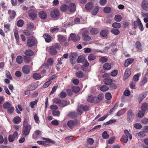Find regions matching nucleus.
<instances>
[{
  "instance_id": "1",
  "label": "nucleus",
  "mask_w": 148,
  "mask_h": 148,
  "mask_svg": "<svg viewBox=\"0 0 148 148\" xmlns=\"http://www.w3.org/2000/svg\"><path fill=\"white\" fill-rule=\"evenodd\" d=\"M31 129L30 126L28 125V122L27 119H25L23 123L22 132V135L23 136H27L29 133Z\"/></svg>"
},
{
  "instance_id": "2",
  "label": "nucleus",
  "mask_w": 148,
  "mask_h": 148,
  "mask_svg": "<svg viewBox=\"0 0 148 148\" xmlns=\"http://www.w3.org/2000/svg\"><path fill=\"white\" fill-rule=\"evenodd\" d=\"M82 38L83 40L86 41H89L91 39V37L89 36L88 30L86 29H84L82 30Z\"/></svg>"
},
{
  "instance_id": "3",
  "label": "nucleus",
  "mask_w": 148,
  "mask_h": 148,
  "mask_svg": "<svg viewBox=\"0 0 148 148\" xmlns=\"http://www.w3.org/2000/svg\"><path fill=\"white\" fill-rule=\"evenodd\" d=\"M60 15L59 10L58 8H54L51 13V16L53 18H57Z\"/></svg>"
},
{
  "instance_id": "4",
  "label": "nucleus",
  "mask_w": 148,
  "mask_h": 148,
  "mask_svg": "<svg viewBox=\"0 0 148 148\" xmlns=\"http://www.w3.org/2000/svg\"><path fill=\"white\" fill-rule=\"evenodd\" d=\"M79 123L78 121L77 120H70L67 123L68 126L71 129L73 128L74 127L77 126Z\"/></svg>"
},
{
  "instance_id": "5",
  "label": "nucleus",
  "mask_w": 148,
  "mask_h": 148,
  "mask_svg": "<svg viewBox=\"0 0 148 148\" xmlns=\"http://www.w3.org/2000/svg\"><path fill=\"white\" fill-rule=\"evenodd\" d=\"M127 121L131 122L133 120L134 118V115L131 110H129L127 112Z\"/></svg>"
},
{
  "instance_id": "6",
  "label": "nucleus",
  "mask_w": 148,
  "mask_h": 148,
  "mask_svg": "<svg viewBox=\"0 0 148 148\" xmlns=\"http://www.w3.org/2000/svg\"><path fill=\"white\" fill-rule=\"evenodd\" d=\"M79 38V36L74 33H71L69 37L68 40H71L74 42H76L78 41Z\"/></svg>"
},
{
  "instance_id": "7",
  "label": "nucleus",
  "mask_w": 148,
  "mask_h": 148,
  "mask_svg": "<svg viewBox=\"0 0 148 148\" xmlns=\"http://www.w3.org/2000/svg\"><path fill=\"white\" fill-rule=\"evenodd\" d=\"M134 24L135 28H136L137 26L138 25L139 27V29L141 31L143 30L144 29L143 25L139 18H137V21L134 22Z\"/></svg>"
},
{
  "instance_id": "8",
  "label": "nucleus",
  "mask_w": 148,
  "mask_h": 148,
  "mask_svg": "<svg viewBox=\"0 0 148 148\" xmlns=\"http://www.w3.org/2000/svg\"><path fill=\"white\" fill-rule=\"evenodd\" d=\"M89 109V107L87 106H84L82 105H80L78 106L77 110L80 113L79 114H81L82 112V110L85 111H87Z\"/></svg>"
},
{
  "instance_id": "9",
  "label": "nucleus",
  "mask_w": 148,
  "mask_h": 148,
  "mask_svg": "<svg viewBox=\"0 0 148 148\" xmlns=\"http://www.w3.org/2000/svg\"><path fill=\"white\" fill-rule=\"evenodd\" d=\"M141 7L144 10L148 11V1L143 0L141 3Z\"/></svg>"
},
{
  "instance_id": "10",
  "label": "nucleus",
  "mask_w": 148,
  "mask_h": 148,
  "mask_svg": "<svg viewBox=\"0 0 148 148\" xmlns=\"http://www.w3.org/2000/svg\"><path fill=\"white\" fill-rule=\"evenodd\" d=\"M68 11L73 12L76 10V6L74 3H70L68 6Z\"/></svg>"
},
{
  "instance_id": "11",
  "label": "nucleus",
  "mask_w": 148,
  "mask_h": 148,
  "mask_svg": "<svg viewBox=\"0 0 148 148\" xmlns=\"http://www.w3.org/2000/svg\"><path fill=\"white\" fill-rule=\"evenodd\" d=\"M46 50L48 51L49 53L52 55H55L57 53V51L53 46H50L46 48Z\"/></svg>"
},
{
  "instance_id": "12",
  "label": "nucleus",
  "mask_w": 148,
  "mask_h": 148,
  "mask_svg": "<svg viewBox=\"0 0 148 148\" xmlns=\"http://www.w3.org/2000/svg\"><path fill=\"white\" fill-rule=\"evenodd\" d=\"M23 72L25 74L29 73L30 71V68L29 66L25 65L22 68Z\"/></svg>"
},
{
  "instance_id": "13",
  "label": "nucleus",
  "mask_w": 148,
  "mask_h": 148,
  "mask_svg": "<svg viewBox=\"0 0 148 148\" xmlns=\"http://www.w3.org/2000/svg\"><path fill=\"white\" fill-rule=\"evenodd\" d=\"M35 41L32 38L28 39L27 42V45L28 47H32L35 45Z\"/></svg>"
},
{
  "instance_id": "14",
  "label": "nucleus",
  "mask_w": 148,
  "mask_h": 148,
  "mask_svg": "<svg viewBox=\"0 0 148 148\" xmlns=\"http://www.w3.org/2000/svg\"><path fill=\"white\" fill-rule=\"evenodd\" d=\"M41 135V132L38 130L35 131L32 135V138L34 139H36Z\"/></svg>"
},
{
  "instance_id": "15",
  "label": "nucleus",
  "mask_w": 148,
  "mask_h": 148,
  "mask_svg": "<svg viewBox=\"0 0 148 148\" xmlns=\"http://www.w3.org/2000/svg\"><path fill=\"white\" fill-rule=\"evenodd\" d=\"M29 16L31 18L34 20L36 18L37 15L35 11L31 10L29 12Z\"/></svg>"
},
{
  "instance_id": "16",
  "label": "nucleus",
  "mask_w": 148,
  "mask_h": 148,
  "mask_svg": "<svg viewBox=\"0 0 148 148\" xmlns=\"http://www.w3.org/2000/svg\"><path fill=\"white\" fill-rule=\"evenodd\" d=\"M8 13L9 15L10 18L11 19H13L16 15V13L14 10H10L8 11Z\"/></svg>"
},
{
  "instance_id": "17",
  "label": "nucleus",
  "mask_w": 148,
  "mask_h": 148,
  "mask_svg": "<svg viewBox=\"0 0 148 148\" xmlns=\"http://www.w3.org/2000/svg\"><path fill=\"white\" fill-rule=\"evenodd\" d=\"M131 75L130 70L129 68H127L125 71L124 73L123 79H127Z\"/></svg>"
},
{
  "instance_id": "18",
  "label": "nucleus",
  "mask_w": 148,
  "mask_h": 148,
  "mask_svg": "<svg viewBox=\"0 0 148 148\" xmlns=\"http://www.w3.org/2000/svg\"><path fill=\"white\" fill-rule=\"evenodd\" d=\"M40 17L42 19H45L47 17V14L46 12L44 11H41L39 13Z\"/></svg>"
},
{
  "instance_id": "19",
  "label": "nucleus",
  "mask_w": 148,
  "mask_h": 148,
  "mask_svg": "<svg viewBox=\"0 0 148 148\" xmlns=\"http://www.w3.org/2000/svg\"><path fill=\"white\" fill-rule=\"evenodd\" d=\"M103 96L102 94H100L95 99V100H94V103H99L100 101L102 100L103 99Z\"/></svg>"
},
{
  "instance_id": "20",
  "label": "nucleus",
  "mask_w": 148,
  "mask_h": 148,
  "mask_svg": "<svg viewBox=\"0 0 148 148\" xmlns=\"http://www.w3.org/2000/svg\"><path fill=\"white\" fill-rule=\"evenodd\" d=\"M134 60L133 59L129 58L126 60L124 66L127 67L130 64H131L133 62Z\"/></svg>"
},
{
  "instance_id": "21",
  "label": "nucleus",
  "mask_w": 148,
  "mask_h": 148,
  "mask_svg": "<svg viewBox=\"0 0 148 148\" xmlns=\"http://www.w3.org/2000/svg\"><path fill=\"white\" fill-rule=\"evenodd\" d=\"M126 110L127 109L126 108L121 109L117 112L116 116H119L123 115L126 112Z\"/></svg>"
},
{
  "instance_id": "22",
  "label": "nucleus",
  "mask_w": 148,
  "mask_h": 148,
  "mask_svg": "<svg viewBox=\"0 0 148 148\" xmlns=\"http://www.w3.org/2000/svg\"><path fill=\"white\" fill-rule=\"evenodd\" d=\"M68 6L65 4L62 5L60 7V10L61 11L64 12H68Z\"/></svg>"
},
{
  "instance_id": "23",
  "label": "nucleus",
  "mask_w": 148,
  "mask_h": 148,
  "mask_svg": "<svg viewBox=\"0 0 148 148\" xmlns=\"http://www.w3.org/2000/svg\"><path fill=\"white\" fill-rule=\"evenodd\" d=\"M58 40L61 43H62L64 42L66 40L65 37L61 35H58Z\"/></svg>"
},
{
  "instance_id": "24",
  "label": "nucleus",
  "mask_w": 148,
  "mask_h": 148,
  "mask_svg": "<svg viewBox=\"0 0 148 148\" xmlns=\"http://www.w3.org/2000/svg\"><path fill=\"white\" fill-rule=\"evenodd\" d=\"M43 37L46 42H49L51 40V37L48 34H45L43 35Z\"/></svg>"
},
{
  "instance_id": "25",
  "label": "nucleus",
  "mask_w": 148,
  "mask_h": 148,
  "mask_svg": "<svg viewBox=\"0 0 148 148\" xmlns=\"http://www.w3.org/2000/svg\"><path fill=\"white\" fill-rule=\"evenodd\" d=\"M21 121V119L18 116L15 117L13 119V122L15 124H18Z\"/></svg>"
},
{
  "instance_id": "26",
  "label": "nucleus",
  "mask_w": 148,
  "mask_h": 148,
  "mask_svg": "<svg viewBox=\"0 0 148 148\" xmlns=\"http://www.w3.org/2000/svg\"><path fill=\"white\" fill-rule=\"evenodd\" d=\"M103 68L105 70H109L111 69V66L110 64L108 63H106L103 64Z\"/></svg>"
},
{
  "instance_id": "27",
  "label": "nucleus",
  "mask_w": 148,
  "mask_h": 148,
  "mask_svg": "<svg viewBox=\"0 0 148 148\" xmlns=\"http://www.w3.org/2000/svg\"><path fill=\"white\" fill-rule=\"evenodd\" d=\"M85 60V58L83 55H81L78 57L77 60V62L78 63H82Z\"/></svg>"
},
{
  "instance_id": "28",
  "label": "nucleus",
  "mask_w": 148,
  "mask_h": 148,
  "mask_svg": "<svg viewBox=\"0 0 148 148\" xmlns=\"http://www.w3.org/2000/svg\"><path fill=\"white\" fill-rule=\"evenodd\" d=\"M103 82L106 85H110L112 83V80L110 79L106 78L104 79Z\"/></svg>"
},
{
  "instance_id": "29",
  "label": "nucleus",
  "mask_w": 148,
  "mask_h": 148,
  "mask_svg": "<svg viewBox=\"0 0 148 148\" xmlns=\"http://www.w3.org/2000/svg\"><path fill=\"white\" fill-rule=\"evenodd\" d=\"M90 33L92 35H96L99 32V30L97 28H93L90 30Z\"/></svg>"
},
{
  "instance_id": "30",
  "label": "nucleus",
  "mask_w": 148,
  "mask_h": 148,
  "mask_svg": "<svg viewBox=\"0 0 148 148\" xmlns=\"http://www.w3.org/2000/svg\"><path fill=\"white\" fill-rule=\"evenodd\" d=\"M108 31L107 29L102 30L100 32V35L103 37H106L108 34Z\"/></svg>"
},
{
  "instance_id": "31",
  "label": "nucleus",
  "mask_w": 148,
  "mask_h": 148,
  "mask_svg": "<svg viewBox=\"0 0 148 148\" xmlns=\"http://www.w3.org/2000/svg\"><path fill=\"white\" fill-rule=\"evenodd\" d=\"M148 94V92L147 91L141 94L139 96V98L140 101V102H141V101L146 97Z\"/></svg>"
},
{
  "instance_id": "32",
  "label": "nucleus",
  "mask_w": 148,
  "mask_h": 148,
  "mask_svg": "<svg viewBox=\"0 0 148 148\" xmlns=\"http://www.w3.org/2000/svg\"><path fill=\"white\" fill-rule=\"evenodd\" d=\"M16 60L17 63L18 64H21L23 62L22 57L20 56H18L16 58Z\"/></svg>"
},
{
  "instance_id": "33",
  "label": "nucleus",
  "mask_w": 148,
  "mask_h": 148,
  "mask_svg": "<svg viewBox=\"0 0 148 148\" xmlns=\"http://www.w3.org/2000/svg\"><path fill=\"white\" fill-rule=\"evenodd\" d=\"M122 19L121 16L117 14L115 15L114 17V19L116 22H120Z\"/></svg>"
},
{
  "instance_id": "34",
  "label": "nucleus",
  "mask_w": 148,
  "mask_h": 148,
  "mask_svg": "<svg viewBox=\"0 0 148 148\" xmlns=\"http://www.w3.org/2000/svg\"><path fill=\"white\" fill-rule=\"evenodd\" d=\"M87 101L89 102H93L94 103V100H95V98L92 95H88L87 98Z\"/></svg>"
},
{
  "instance_id": "35",
  "label": "nucleus",
  "mask_w": 148,
  "mask_h": 148,
  "mask_svg": "<svg viewBox=\"0 0 148 148\" xmlns=\"http://www.w3.org/2000/svg\"><path fill=\"white\" fill-rule=\"evenodd\" d=\"M124 132L125 134V135H125V136H127L128 138L129 137L130 140H131L132 139V135L129 133V131L127 130H124Z\"/></svg>"
},
{
  "instance_id": "36",
  "label": "nucleus",
  "mask_w": 148,
  "mask_h": 148,
  "mask_svg": "<svg viewBox=\"0 0 148 148\" xmlns=\"http://www.w3.org/2000/svg\"><path fill=\"white\" fill-rule=\"evenodd\" d=\"M116 121V120L115 119H112L106 122V123H104L103 124V126L104 127V125H108L109 124H112L113 123L115 122Z\"/></svg>"
},
{
  "instance_id": "37",
  "label": "nucleus",
  "mask_w": 148,
  "mask_h": 148,
  "mask_svg": "<svg viewBox=\"0 0 148 148\" xmlns=\"http://www.w3.org/2000/svg\"><path fill=\"white\" fill-rule=\"evenodd\" d=\"M99 11V8L97 6H95L93 8L92 14L93 15H96Z\"/></svg>"
},
{
  "instance_id": "38",
  "label": "nucleus",
  "mask_w": 148,
  "mask_h": 148,
  "mask_svg": "<svg viewBox=\"0 0 148 148\" xmlns=\"http://www.w3.org/2000/svg\"><path fill=\"white\" fill-rule=\"evenodd\" d=\"M148 109V103H143L142 106V109L145 112Z\"/></svg>"
},
{
  "instance_id": "39",
  "label": "nucleus",
  "mask_w": 148,
  "mask_h": 148,
  "mask_svg": "<svg viewBox=\"0 0 148 148\" xmlns=\"http://www.w3.org/2000/svg\"><path fill=\"white\" fill-rule=\"evenodd\" d=\"M41 75L40 74L36 73L33 75V77L36 79H39L41 78Z\"/></svg>"
},
{
  "instance_id": "40",
  "label": "nucleus",
  "mask_w": 148,
  "mask_h": 148,
  "mask_svg": "<svg viewBox=\"0 0 148 148\" xmlns=\"http://www.w3.org/2000/svg\"><path fill=\"white\" fill-rule=\"evenodd\" d=\"M108 89V87L106 85H103L100 88V90L103 92L106 91Z\"/></svg>"
},
{
  "instance_id": "41",
  "label": "nucleus",
  "mask_w": 148,
  "mask_h": 148,
  "mask_svg": "<svg viewBox=\"0 0 148 148\" xmlns=\"http://www.w3.org/2000/svg\"><path fill=\"white\" fill-rule=\"evenodd\" d=\"M111 32L115 35H118L120 32L119 30L117 29H111Z\"/></svg>"
},
{
  "instance_id": "42",
  "label": "nucleus",
  "mask_w": 148,
  "mask_h": 148,
  "mask_svg": "<svg viewBox=\"0 0 148 148\" xmlns=\"http://www.w3.org/2000/svg\"><path fill=\"white\" fill-rule=\"evenodd\" d=\"M53 60L51 58H50L47 60V64L48 66H51L53 64Z\"/></svg>"
},
{
  "instance_id": "43",
  "label": "nucleus",
  "mask_w": 148,
  "mask_h": 148,
  "mask_svg": "<svg viewBox=\"0 0 148 148\" xmlns=\"http://www.w3.org/2000/svg\"><path fill=\"white\" fill-rule=\"evenodd\" d=\"M25 53L27 56H31L33 55L34 52L31 50H28L25 51Z\"/></svg>"
},
{
  "instance_id": "44",
  "label": "nucleus",
  "mask_w": 148,
  "mask_h": 148,
  "mask_svg": "<svg viewBox=\"0 0 148 148\" xmlns=\"http://www.w3.org/2000/svg\"><path fill=\"white\" fill-rule=\"evenodd\" d=\"M121 25L119 23L115 22L112 24V27L114 28H119L121 27Z\"/></svg>"
},
{
  "instance_id": "45",
  "label": "nucleus",
  "mask_w": 148,
  "mask_h": 148,
  "mask_svg": "<svg viewBox=\"0 0 148 148\" xmlns=\"http://www.w3.org/2000/svg\"><path fill=\"white\" fill-rule=\"evenodd\" d=\"M138 136L141 138L144 137L145 136V132L144 131H142L137 134Z\"/></svg>"
},
{
  "instance_id": "46",
  "label": "nucleus",
  "mask_w": 148,
  "mask_h": 148,
  "mask_svg": "<svg viewBox=\"0 0 148 148\" xmlns=\"http://www.w3.org/2000/svg\"><path fill=\"white\" fill-rule=\"evenodd\" d=\"M50 108L52 111H53L56 110L58 109V107L56 105H52L50 106Z\"/></svg>"
},
{
  "instance_id": "47",
  "label": "nucleus",
  "mask_w": 148,
  "mask_h": 148,
  "mask_svg": "<svg viewBox=\"0 0 148 148\" xmlns=\"http://www.w3.org/2000/svg\"><path fill=\"white\" fill-rule=\"evenodd\" d=\"M53 102L57 104H60L61 103V101L58 98H54L53 100Z\"/></svg>"
},
{
  "instance_id": "48",
  "label": "nucleus",
  "mask_w": 148,
  "mask_h": 148,
  "mask_svg": "<svg viewBox=\"0 0 148 148\" xmlns=\"http://www.w3.org/2000/svg\"><path fill=\"white\" fill-rule=\"evenodd\" d=\"M93 6V4L91 3H88L85 5V8L86 10H90Z\"/></svg>"
},
{
  "instance_id": "49",
  "label": "nucleus",
  "mask_w": 148,
  "mask_h": 148,
  "mask_svg": "<svg viewBox=\"0 0 148 148\" xmlns=\"http://www.w3.org/2000/svg\"><path fill=\"white\" fill-rule=\"evenodd\" d=\"M140 75V74L139 73H137L136 75H135L133 77V80L135 82H137L139 78V76Z\"/></svg>"
},
{
  "instance_id": "50",
  "label": "nucleus",
  "mask_w": 148,
  "mask_h": 148,
  "mask_svg": "<svg viewBox=\"0 0 148 148\" xmlns=\"http://www.w3.org/2000/svg\"><path fill=\"white\" fill-rule=\"evenodd\" d=\"M14 33L15 38L17 42H18L19 41V37L18 34V31L16 30H14Z\"/></svg>"
},
{
  "instance_id": "51",
  "label": "nucleus",
  "mask_w": 148,
  "mask_h": 148,
  "mask_svg": "<svg viewBox=\"0 0 148 148\" xmlns=\"http://www.w3.org/2000/svg\"><path fill=\"white\" fill-rule=\"evenodd\" d=\"M76 76L79 78H82L83 76V73L81 71H78L75 73Z\"/></svg>"
},
{
  "instance_id": "52",
  "label": "nucleus",
  "mask_w": 148,
  "mask_h": 148,
  "mask_svg": "<svg viewBox=\"0 0 148 148\" xmlns=\"http://www.w3.org/2000/svg\"><path fill=\"white\" fill-rule=\"evenodd\" d=\"M136 47L138 50L141 49V44L139 41H138L136 42Z\"/></svg>"
},
{
  "instance_id": "53",
  "label": "nucleus",
  "mask_w": 148,
  "mask_h": 148,
  "mask_svg": "<svg viewBox=\"0 0 148 148\" xmlns=\"http://www.w3.org/2000/svg\"><path fill=\"white\" fill-rule=\"evenodd\" d=\"M95 56L92 54H90L88 56V60L89 61H92L95 60Z\"/></svg>"
},
{
  "instance_id": "54",
  "label": "nucleus",
  "mask_w": 148,
  "mask_h": 148,
  "mask_svg": "<svg viewBox=\"0 0 148 148\" xmlns=\"http://www.w3.org/2000/svg\"><path fill=\"white\" fill-rule=\"evenodd\" d=\"M144 110H143L142 109L141 110L139 111L138 114V116L139 117L141 118L142 117L144 114L145 113Z\"/></svg>"
},
{
  "instance_id": "55",
  "label": "nucleus",
  "mask_w": 148,
  "mask_h": 148,
  "mask_svg": "<svg viewBox=\"0 0 148 148\" xmlns=\"http://www.w3.org/2000/svg\"><path fill=\"white\" fill-rule=\"evenodd\" d=\"M72 90L75 93H77L79 90V88L77 86L73 87L72 88Z\"/></svg>"
},
{
  "instance_id": "56",
  "label": "nucleus",
  "mask_w": 148,
  "mask_h": 148,
  "mask_svg": "<svg viewBox=\"0 0 148 148\" xmlns=\"http://www.w3.org/2000/svg\"><path fill=\"white\" fill-rule=\"evenodd\" d=\"M52 113L53 116L59 117L60 116V112L59 111L56 110L52 111Z\"/></svg>"
},
{
  "instance_id": "57",
  "label": "nucleus",
  "mask_w": 148,
  "mask_h": 148,
  "mask_svg": "<svg viewBox=\"0 0 148 148\" xmlns=\"http://www.w3.org/2000/svg\"><path fill=\"white\" fill-rule=\"evenodd\" d=\"M10 106H11L10 104L8 102L5 103L3 105V108L5 109H8Z\"/></svg>"
},
{
  "instance_id": "58",
  "label": "nucleus",
  "mask_w": 148,
  "mask_h": 148,
  "mask_svg": "<svg viewBox=\"0 0 148 148\" xmlns=\"http://www.w3.org/2000/svg\"><path fill=\"white\" fill-rule=\"evenodd\" d=\"M37 143L39 144L43 145H47L48 144L47 142L46 141H38Z\"/></svg>"
},
{
  "instance_id": "59",
  "label": "nucleus",
  "mask_w": 148,
  "mask_h": 148,
  "mask_svg": "<svg viewBox=\"0 0 148 148\" xmlns=\"http://www.w3.org/2000/svg\"><path fill=\"white\" fill-rule=\"evenodd\" d=\"M15 136L12 135H10L8 137V140L10 142H12L15 140Z\"/></svg>"
},
{
  "instance_id": "60",
  "label": "nucleus",
  "mask_w": 148,
  "mask_h": 148,
  "mask_svg": "<svg viewBox=\"0 0 148 148\" xmlns=\"http://www.w3.org/2000/svg\"><path fill=\"white\" fill-rule=\"evenodd\" d=\"M102 137L104 139H107L109 137V135L106 131H104L102 134Z\"/></svg>"
},
{
  "instance_id": "61",
  "label": "nucleus",
  "mask_w": 148,
  "mask_h": 148,
  "mask_svg": "<svg viewBox=\"0 0 148 148\" xmlns=\"http://www.w3.org/2000/svg\"><path fill=\"white\" fill-rule=\"evenodd\" d=\"M108 60V59L104 57H101L99 59V61L100 62L104 63L106 62Z\"/></svg>"
},
{
  "instance_id": "62",
  "label": "nucleus",
  "mask_w": 148,
  "mask_h": 148,
  "mask_svg": "<svg viewBox=\"0 0 148 148\" xmlns=\"http://www.w3.org/2000/svg\"><path fill=\"white\" fill-rule=\"evenodd\" d=\"M68 102L67 101L62 100L61 101V103L60 104V106L61 107H64L67 105Z\"/></svg>"
},
{
  "instance_id": "63",
  "label": "nucleus",
  "mask_w": 148,
  "mask_h": 148,
  "mask_svg": "<svg viewBox=\"0 0 148 148\" xmlns=\"http://www.w3.org/2000/svg\"><path fill=\"white\" fill-rule=\"evenodd\" d=\"M59 96L61 98H64L66 96V93L64 92H61L59 95Z\"/></svg>"
},
{
  "instance_id": "64",
  "label": "nucleus",
  "mask_w": 148,
  "mask_h": 148,
  "mask_svg": "<svg viewBox=\"0 0 148 148\" xmlns=\"http://www.w3.org/2000/svg\"><path fill=\"white\" fill-rule=\"evenodd\" d=\"M14 110V108L11 106L7 109V111L8 113L10 114L13 112Z\"/></svg>"
}]
</instances>
